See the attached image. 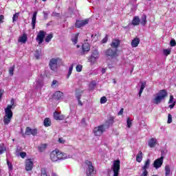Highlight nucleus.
<instances>
[{
    "label": "nucleus",
    "mask_w": 176,
    "mask_h": 176,
    "mask_svg": "<svg viewBox=\"0 0 176 176\" xmlns=\"http://www.w3.org/2000/svg\"><path fill=\"white\" fill-rule=\"evenodd\" d=\"M140 45V38H135L131 41L132 47H137Z\"/></svg>",
    "instance_id": "bb28decb"
},
{
    "label": "nucleus",
    "mask_w": 176,
    "mask_h": 176,
    "mask_svg": "<svg viewBox=\"0 0 176 176\" xmlns=\"http://www.w3.org/2000/svg\"><path fill=\"white\" fill-rule=\"evenodd\" d=\"M173 122V116H171V114H168V123H172Z\"/></svg>",
    "instance_id": "de8ad7c7"
},
{
    "label": "nucleus",
    "mask_w": 176,
    "mask_h": 176,
    "mask_svg": "<svg viewBox=\"0 0 176 176\" xmlns=\"http://www.w3.org/2000/svg\"><path fill=\"white\" fill-rule=\"evenodd\" d=\"M50 14V12H49V11H43V12L44 20H47V19H49Z\"/></svg>",
    "instance_id": "58836bf2"
},
{
    "label": "nucleus",
    "mask_w": 176,
    "mask_h": 176,
    "mask_svg": "<svg viewBox=\"0 0 176 176\" xmlns=\"http://www.w3.org/2000/svg\"><path fill=\"white\" fill-rule=\"evenodd\" d=\"M58 141L60 144H64V142H65V140H64L63 138H60Z\"/></svg>",
    "instance_id": "13d9d810"
},
{
    "label": "nucleus",
    "mask_w": 176,
    "mask_h": 176,
    "mask_svg": "<svg viewBox=\"0 0 176 176\" xmlns=\"http://www.w3.org/2000/svg\"><path fill=\"white\" fill-rule=\"evenodd\" d=\"M170 45L172 47H174V46H176V42L175 40L173 39L170 42Z\"/></svg>",
    "instance_id": "603ef678"
},
{
    "label": "nucleus",
    "mask_w": 176,
    "mask_h": 176,
    "mask_svg": "<svg viewBox=\"0 0 176 176\" xmlns=\"http://www.w3.org/2000/svg\"><path fill=\"white\" fill-rule=\"evenodd\" d=\"M167 96H168V94L166 89L160 90L155 95V98L153 99V104L159 105V104L162 103V101H164L166 100V97H167Z\"/></svg>",
    "instance_id": "f257e3e1"
},
{
    "label": "nucleus",
    "mask_w": 176,
    "mask_h": 176,
    "mask_svg": "<svg viewBox=\"0 0 176 176\" xmlns=\"http://www.w3.org/2000/svg\"><path fill=\"white\" fill-rule=\"evenodd\" d=\"M174 107H175V102H174L173 104H170V105L169 106V107H170V109L174 108Z\"/></svg>",
    "instance_id": "338daca9"
},
{
    "label": "nucleus",
    "mask_w": 176,
    "mask_h": 176,
    "mask_svg": "<svg viewBox=\"0 0 176 176\" xmlns=\"http://www.w3.org/2000/svg\"><path fill=\"white\" fill-rule=\"evenodd\" d=\"M163 160H164V157L163 156L155 160L153 162V167L156 168V170H157V168H160V167L163 166Z\"/></svg>",
    "instance_id": "6e6552de"
},
{
    "label": "nucleus",
    "mask_w": 176,
    "mask_h": 176,
    "mask_svg": "<svg viewBox=\"0 0 176 176\" xmlns=\"http://www.w3.org/2000/svg\"><path fill=\"white\" fill-rule=\"evenodd\" d=\"M145 86H146V82L144 81L141 82V87L138 94L139 97H141V95L142 94V91H144V89H145Z\"/></svg>",
    "instance_id": "c756f323"
},
{
    "label": "nucleus",
    "mask_w": 176,
    "mask_h": 176,
    "mask_svg": "<svg viewBox=\"0 0 176 176\" xmlns=\"http://www.w3.org/2000/svg\"><path fill=\"white\" fill-rule=\"evenodd\" d=\"M46 148H47V144H41L38 146V151L39 152H45V151H46Z\"/></svg>",
    "instance_id": "473e14b6"
},
{
    "label": "nucleus",
    "mask_w": 176,
    "mask_h": 176,
    "mask_svg": "<svg viewBox=\"0 0 176 176\" xmlns=\"http://www.w3.org/2000/svg\"><path fill=\"white\" fill-rule=\"evenodd\" d=\"M96 81H92L90 84H89V87L90 89H91V90H93V89H94V87H96Z\"/></svg>",
    "instance_id": "49530a36"
},
{
    "label": "nucleus",
    "mask_w": 176,
    "mask_h": 176,
    "mask_svg": "<svg viewBox=\"0 0 176 176\" xmlns=\"http://www.w3.org/2000/svg\"><path fill=\"white\" fill-rule=\"evenodd\" d=\"M34 56L37 60L39 58V57H41V52H39V50L36 51Z\"/></svg>",
    "instance_id": "09e8293b"
},
{
    "label": "nucleus",
    "mask_w": 176,
    "mask_h": 176,
    "mask_svg": "<svg viewBox=\"0 0 176 176\" xmlns=\"http://www.w3.org/2000/svg\"><path fill=\"white\" fill-rule=\"evenodd\" d=\"M52 38L53 34H50L45 37V42H47V43H49V42H50V41H52Z\"/></svg>",
    "instance_id": "4c0bfd02"
},
{
    "label": "nucleus",
    "mask_w": 176,
    "mask_h": 176,
    "mask_svg": "<svg viewBox=\"0 0 176 176\" xmlns=\"http://www.w3.org/2000/svg\"><path fill=\"white\" fill-rule=\"evenodd\" d=\"M6 151V147L3 144H0V155H2Z\"/></svg>",
    "instance_id": "ea45409f"
},
{
    "label": "nucleus",
    "mask_w": 176,
    "mask_h": 176,
    "mask_svg": "<svg viewBox=\"0 0 176 176\" xmlns=\"http://www.w3.org/2000/svg\"><path fill=\"white\" fill-rule=\"evenodd\" d=\"M173 101H174V96H170V99L168 101V104H173Z\"/></svg>",
    "instance_id": "6e6d98bb"
},
{
    "label": "nucleus",
    "mask_w": 176,
    "mask_h": 176,
    "mask_svg": "<svg viewBox=\"0 0 176 176\" xmlns=\"http://www.w3.org/2000/svg\"><path fill=\"white\" fill-rule=\"evenodd\" d=\"M38 14V11H35L33 13V16L32 17V30H35V24H36V16Z\"/></svg>",
    "instance_id": "6ab92c4d"
},
{
    "label": "nucleus",
    "mask_w": 176,
    "mask_h": 176,
    "mask_svg": "<svg viewBox=\"0 0 176 176\" xmlns=\"http://www.w3.org/2000/svg\"><path fill=\"white\" fill-rule=\"evenodd\" d=\"M10 107V111L14 109V99H12L10 101V104H8L6 108Z\"/></svg>",
    "instance_id": "c9c22d12"
},
{
    "label": "nucleus",
    "mask_w": 176,
    "mask_h": 176,
    "mask_svg": "<svg viewBox=\"0 0 176 176\" xmlns=\"http://www.w3.org/2000/svg\"><path fill=\"white\" fill-rule=\"evenodd\" d=\"M112 170L113 171V176H119V171H120V161L116 160L114 161L112 166Z\"/></svg>",
    "instance_id": "39448f33"
},
{
    "label": "nucleus",
    "mask_w": 176,
    "mask_h": 176,
    "mask_svg": "<svg viewBox=\"0 0 176 176\" xmlns=\"http://www.w3.org/2000/svg\"><path fill=\"white\" fill-rule=\"evenodd\" d=\"M126 123H127V127L130 129V127H131V120H130L129 118H127Z\"/></svg>",
    "instance_id": "8fccbe9b"
},
{
    "label": "nucleus",
    "mask_w": 176,
    "mask_h": 176,
    "mask_svg": "<svg viewBox=\"0 0 176 176\" xmlns=\"http://www.w3.org/2000/svg\"><path fill=\"white\" fill-rule=\"evenodd\" d=\"M3 19H4L3 15H0V24L3 23Z\"/></svg>",
    "instance_id": "052dcab7"
},
{
    "label": "nucleus",
    "mask_w": 176,
    "mask_h": 176,
    "mask_svg": "<svg viewBox=\"0 0 176 176\" xmlns=\"http://www.w3.org/2000/svg\"><path fill=\"white\" fill-rule=\"evenodd\" d=\"M50 160H52V162H58L57 150L52 151V153H50Z\"/></svg>",
    "instance_id": "f3484780"
},
{
    "label": "nucleus",
    "mask_w": 176,
    "mask_h": 176,
    "mask_svg": "<svg viewBox=\"0 0 176 176\" xmlns=\"http://www.w3.org/2000/svg\"><path fill=\"white\" fill-rule=\"evenodd\" d=\"M14 72V65H13L12 67H10L9 69V74L10 75V76H13Z\"/></svg>",
    "instance_id": "79ce46f5"
},
{
    "label": "nucleus",
    "mask_w": 176,
    "mask_h": 176,
    "mask_svg": "<svg viewBox=\"0 0 176 176\" xmlns=\"http://www.w3.org/2000/svg\"><path fill=\"white\" fill-rule=\"evenodd\" d=\"M108 41V37H104L102 40V42L103 43H107V42Z\"/></svg>",
    "instance_id": "bf43d9fd"
},
{
    "label": "nucleus",
    "mask_w": 176,
    "mask_h": 176,
    "mask_svg": "<svg viewBox=\"0 0 176 176\" xmlns=\"http://www.w3.org/2000/svg\"><path fill=\"white\" fill-rule=\"evenodd\" d=\"M63 96H64V94L60 91H58L54 94V98H55V100H61Z\"/></svg>",
    "instance_id": "5701e85b"
},
{
    "label": "nucleus",
    "mask_w": 176,
    "mask_h": 176,
    "mask_svg": "<svg viewBox=\"0 0 176 176\" xmlns=\"http://www.w3.org/2000/svg\"><path fill=\"white\" fill-rule=\"evenodd\" d=\"M3 96V90L0 89V102L2 101V96Z\"/></svg>",
    "instance_id": "4d7b16f0"
},
{
    "label": "nucleus",
    "mask_w": 176,
    "mask_h": 176,
    "mask_svg": "<svg viewBox=\"0 0 176 176\" xmlns=\"http://www.w3.org/2000/svg\"><path fill=\"white\" fill-rule=\"evenodd\" d=\"M34 168V162L31 159L25 160V170L26 171H31Z\"/></svg>",
    "instance_id": "f8f14e48"
},
{
    "label": "nucleus",
    "mask_w": 176,
    "mask_h": 176,
    "mask_svg": "<svg viewBox=\"0 0 176 176\" xmlns=\"http://www.w3.org/2000/svg\"><path fill=\"white\" fill-rule=\"evenodd\" d=\"M171 54V50L166 49L164 50V56H168V54Z\"/></svg>",
    "instance_id": "37998d69"
},
{
    "label": "nucleus",
    "mask_w": 176,
    "mask_h": 176,
    "mask_svg": "<svg viewBox=\"0 0 176 176\" xmlns=\"http://www.w3.org/2000/svg\"><path fill=\"white\" fill-rule=\"evenodd\" d=\"M78 38H79V33H77L72 36V41L74 45H76L78 43Z\"/></svg>",
    "instance_id": "7c9ffc66"
},
{
    "label": "nucleus",
    "mask_w": 176,
    "mask_h": 176,
    "mask_svg": "<svg viewBox=\"0 0 176 176\" xmlns=\"http://www.w3.org/2000/svg\"><path fill=\"white\" fill-rule=\"evenodd\" d=\"M143 172L140 176H148V170L146 169H142Z\"/></svg>",
    "instance_id": "3c124183"
},
{
    "label": "nucleus",
    "mask_w": 176,
    "mask_h": 176,
    "mask_svg": "<svg viewBox=\"0 0 176 176\" xmlns=\"http://www.w3.org/2000/svg\"><path fill=\"white\" fill-rule=\"evenodd\" d=\"M85 167L87 168L86 175L87 176H94L96 175V170L93 166V163L89 160L85 161Z\"/></svg>",
    "instance_id": "f03ea898"
},
{
    "label": "nucleus",
    "mask_w": 176,
    "mask_h": 176,
    "mask_svg": "<svg viewBox=\"0 0 176 176\" xmlns=\"http://www.w3.org/2000/svg\"><path fill=\"white\" fill-rule=\"evenodd\" d=\"M36 89H41L42 86H43V77L40 76L36 80V83L34 84Z\"/></svg>",
    "instance_id": "2eb2a0df"
},
{
    "label": "nucleus",
    "mask_w": 176,
    "mask_h": 176,
    "mask_svg": "<svg viewBox=\"0 0 176 176\" xmlns=\"http://www.w3.org/2000/svg\"><path fill=\"white\" fill-rule=\"evenodd\" d=\"M25 134L26 135H36L38 134V130L36 129H31L30 126H28L25 129Z\"/></svg>",
    "instance_id": "ddd939ff"
},
{
    "label": "nucleus",
    "mask_w": 176,
    "mask_h": 176,
    "mask_svg": "<svg viewBox=\"0 0 176 176\" xmlns=\"http://www.w3.org/2000/svg\"><path fill=\"white\" fill-rule=\"evenodd\" d=\"M170 173H171V169L170 168L169 165L165 166V175L170 176Z\"/></svg>",
    "instance_id": "72a5a7b5"
},
{
    "label": "nucleus",
    "mask_w": 176,
    "mask_h": 176,
    "mask_svg": "<svg viewBox=\"0 0 176 176\" xmlns=\"http://www.w3.org/2000/svg\"><path fill=\"white\" fill-rule=\"evenodd\" d=\"M136 161L138 163H141V162H142V151H139V153L136 155Z\"/></svg>",
    "instance_id": "2f4dec72"
},
{
    "label": "nucleus",
    "mask_w": 176,
    "mask_h": 176,
    "mask_svg": "<svg viewBox=\"0 0 176 176\" xmlns=\"http://www.w3.org/2000/svg\"><path fill=\"white\" fill-rule=\"evenodd\" d=\"M82 49V52H81V55L85 54V52H90V44L87 43H83Z\"/></svg>",
    "instance_id": "aec40b11"
},
{
    "label": "nucleus",
    "mask_w": 176,
    "mask_h": 176,
    "mask_svg": "<svg viewBox=\"0 0 176 176\" xmlns=\"http://www.w3.org/2000/svg\"><path fill=\"white\" fill-rule=\"evenodd\" d=\"M19 155L22 159H25V156H27V153L25 152H21Z\"/></svg>",
    "instance_id": "864d4df0"
},
{
    "label": "nucleus",
    "mask_w": 176,
    "mask_h": 176,
    "mask_svg": "<svg viewBox=\"0 0 176 176\" xmlns=\"http://www.w3.org/2000/svg\"><path fill=\"white\" fill-rule=\"evenodd\" d=\"M45 36H46V33L43 30H41L36 37V41L38 42V45H42Z\"/></svg>",
    "instance_id": "1a4fd4ad"
},
{
    "label": "nucleus",
    "mask_w": 176,
    "mask_h": 176,
    "mask_svg": "<svg viewBox=\"0 0 176 176\" xmlns=\"http://www.w3.org/2000/svg\"><path fill=\"white\" fill-rule=\"evenodd\" d=\"M54 119H55V120H64L65 117L63 115L60 114L58 112L55 111L54 113Z\"/></svg>",
    "instance_id": "a211bd4d"
},
{
    "label": "nucleus",
    "mask_w": 176,
    "mask_h": 176,
    "mask_svg": "<svg viewBox=\"0 0 176 176\" xmlns=\"http://www.w3.org/2000/svg\"><path fill=\"white\" fill-rule=\"evenodd\" d=\"M57 82L58 81L56 80H54L52 83V87H53L54 86V85H56L57 83Z\"/></svg>",
    "instance_id": "680f3d73"
},
{
    "label": "nucleus",
    "mask_w": 176,
    "mask_h": 176,
    "mask_svg": "<svg viewBox=\"0 0 176 176\" xmlns=\"http://www.w3.org/2000/svg\"><path fill=\"white\" fill-rule=\"evenodd\" d=\"M120 45V41L118 39H114L111 44V47H113V49H118Z\"/></svg>",
    "instance_id": "4be33fe9"
},
{
    "label": "nucleus",
    "mask_w": 176,
    "mask_h": 176,
    "mask_svg": "<svg viewBox=\"0 0 176 176\" xmlns=\"http://www.w3.org/2000/svg\"><path fill=\"white\" fill-rule=\"evenodd\" d=\"M105 131H107V129L102 124L97 127H95L94 129L93 133L96 137H100V135H102V134H104Z\"/></svg>",
    "instance_id": "20e7f679"
},
{
    "label": "nucleus",
    "mask_w": 176,
    "mask_h": 176,
    "mask_svg": "<svg viewBox=\"0 0 176 176\" xmlns=\"http://www.w3.org/2000/svg\"><path fill=\"white\" fill-rule=\"evenodd\" d=\"M78 105H83V104L82 103V101H80V99L78 100Z\"/></svg>",
    "instance_id": "774afa93"
},
{
    "label": "nucleus",
    "mask_w": 176,
    "mask_h": 176,
    "mask_svg": "<svg viewBox=\"0 0 176 176\" xmlns=\"http://www.w3.org/2000/svg\"><path fill=\"white\" fill-rule=\"evenodd\" d=\"M151 166V160L148 159L145 162L144 165L142 167V170H148Z\"/></svg>",
    "instance_id": "c85d7f7f"
},
{
    "label": "nucleus",
    "mask_w": 176,
    "mask_h": 176,
    "mask_svg": "<svg viewBox=\"0 0 176 176\" xmlns=\"http://www.w3.org/2000/svg\"><path fill=\"white\" fill-rule=\"evenodd\" d=\"M156 144H157V140L155 138H152L148 140V146L150 148H155Z\"/></svg>",
    "instance_id": "412c9836"
},
{
    "label": "nucleus",
    "mask_w": 176,
    "mask_h": 176,
    "mask_svg": "<svg viewBox=\"0 0 176 176\" xmlns=\"http://www.w3.org/2000/svg\"><path fill=\"white\" fill-rule=\"evenodd\" d=\"M57 153H58V160H65V159H71V157H72V156L71 155H67V154L60 152L58 151V150H57Z\"/></svg>",
    "instance_id": "4468645a"
},
{
    "label": "nucleus",
    "mask_w": 176,
    "mask_h": 176,
    "mask_svg": "<svg viewBox=\"0 0 176 176\" xmlns=\"http://www.w3.org/2000/svg\"><path fill=\"white\" fill-rule=\"evenodd\" d=\"M19 12H16L12 17V21L13 23H14V21H17V19H19Z\"/></svg>",
    "instance_id": "a19ab883"
},
{
    "label": "nucleus",
    "mask_w": 176,
    "mask_h": 176,
    "mask_svg": "<svg viewBox=\"0 0 176 176\" xmlns=\"http://www.w3.org/2000/svg\"><path fill=\"white\" fill-rule=\"evenodd\" d=\"M7 164L8 166L9 170H12L13 169V166H12V163H10L9 160H7Z\"/></svg>",
    "instance_id": "5fc2aeb1"
},
{
    "label": "nucleus",
    "mask_w": 176,
    "mask_h": 176,
    "mask_svg": "<svg viewBox=\"0 0 176 176\" xmlns=\"http://www.w3.org/2000/svg\"><path fill=\"white\" fill-rule=\"evenodd\" d=\"M107 97L105 96H102L100 98V104H105V102H107Z\"/></svg>",
    "instance_id": "a18cd8bd"
},
{
    "label": "nucleus",
    "mask_w": 176,
    "mask_h": 176,
    "mask_svg": "<svg viewBox=\"0 0 176 176\" xmlns=\"http://www.w3.org/2000/svg\"><path fill=\"white\" fill-rule=\"evenodd\" d=\"M140 23L141 24V25H142L143 27H145V25H146V15L143 14L142 16L141 17V19H140Z\"/></svg>",
    "instance_id": "393cba45"
},
{
    "label": "nucleus",
    "mask_w": 176,
    "mask_h": 176,
    "mask_svg": "<svg viewBox=\"0 0 176 176\" xmlns=\"http://www.w3.org/2000/svg\"><path fill=\"white\" fill-rule=\"evenodd\" d=\"M123 109H121L120 111L118 112V115H123Z\"/></svg>",
    "instance_id": "69168bd1"
},
{
    "label": "nucleus",
    "mask_w": 176,
    "mask_h": 176,
    "mask_svg": "<svg viewBox=\"0 0 176 176\" xmlns=\"http://www.w3.org/2000/svg\"><path fill=\"white\" fill-rule=\"evenodd\" d=\"M140 16H135L133 17V20H132V25H140Z\"/></svg>",
    "instance_id": "b1692460"
},
{
    "label": "nucleus",
    "mask_w": 176,
    "mask_h": 176,
    "mask_svg": "<svg viewBox=\"0 0 176 176\" xmlns=\"http://www.w3.org/2000/svg\"><path fill=\"white\" fill-rule=\"evenodd\" d=\"M105 72H107V68H102V74H105Z\"/></svg>",
    "instance_id": "0e129e2a"
},
{
    "label": "nucleus",
    "mask_w": 176,
    "mask_h": 176,
    "mask_svg": "<svg viewBox=\"0 0 176 176\" xmlns=\"http://www.w3.org/2000/svg\"><path fill=\"white\" fill-rule=\"evenodd\" d=\"M5 113L6 114L3 118V122L5 126H8L13 118V112L10 111V107H8L5 109Z\"/></svg>",
    "instance_id": "7ed1b4c3"
},
{
    "label": "nucleus",
    "mask_w": 176,
    "mask_h": 176,
    "mask_svg": "<svg viewBox=\"0 0 176 176\" xmlns=\"http://www.w3.org/2000/svg\"><path fill=\"white\" fill-rule=\"evenodd\" d=\"M73 69H74V65H71L70 67H69L68 74L67 75V79L69 78V76H71Z\"/></svg>",
    "instance_id": "f704fd0d"
},
{
    "label": "nucleus",
    "mask_w": 176,
    "mask_h": 176,
    "mask_svg": "<svg viewBox=\"0 0 176 176\" xmlns=\"http://www.w3.org/2000/svg\"><path fill=\"white\" fill-rule=\"evenodd\" d=\"M82 124H86V120L85 118H82L81 120Z\"/></svg>",
    "instance_id": "e2e57ef3"
},
{
    "label": "nucleus",
    "mask_w": 176,
    "mask_h": 176,
    "mask_svg": "<svg viewBox=\"0 0 176 176\" xmlns=\"http://www.w3.org/2000/svg\"><path fill=\"white\" fill-rule=\"evenodd\" d=\"M100 57V54H98V51L97 50H95L93 51L91 56L89 58V63H91L92 64H94L96 63L97 58Z\"/></svg>",
    "instance_id": "0eeeda50"
},
{
    "label": "nucleus",
    "mask_w": 176,
    "mask_h": 176,
    "mask_svg": "<svg viewBox=\"0 0 176 176\" xmlns=\"http://www.w3.org/2000/svg\"><path fill=\"white\" fill-rule=\"evenodd\" d=\"M82 68H83V67L81 65H78L76 67V69L77 72H82Z\"/></svg>",
    "instance_id": "c03bdc74"
},
{
    "label": "nucleus",
    "mask_w": 176,
    "mask_h": 176,
    "mask_svg": "<svg viewBox=\"0 0 176 176\" xmlns=\"http://www.w3.org/2000/svg\"><path fill=\"white\" fill-rule=\"evenodd\" d=\"M87 24H89V19L85 20H77L76 21L75 25L77 28H82V27H85Z\"/></svg>",
    "instance_id": "9b49d317"
},
{
    "label": "nucleus",
    "mask_w": 176,
    "mask_h": 176,
    "mask_svg": "<svg viewBox=\"0 0 176 176\" xmlns=\"http://www.w3.org/2000/svg\"><path fill=\"white\" fill-rule=\"evenodd\" d=\"M82 94H83V90L82 89H76V98H77V100H80V97H82Z\"/></svg>",
    "instance_id": "a878e982"
},
{
    "label": "nucleus",
    "mask_w": 176,
    "mask_h": 176,
    "mask_svg": "<svg viewBox=\"0 0 176 176\" xmlns=\"http://www.w3.org/2000/svg\"><path fill=\"white\" fill-rule=\"evenodd\" d=\"M44 126H45V127H49V126H50V124H52V122L50 121V120L49 118H45L44 120Z\"/></svg>",
    "instance_id": "e433bc0d"
},
{
    "label": "nucleus",
    "mask_w": 176,
    "mask_h": 176,
    "mask_svg": "<svg viewBox=\"0 0 176 176\" xmlns=\"http://www.w3.org/2000/svg\"><path fill=\"white\" fill-rule=\"evenodd\" d=\"M113 117H110L109 120L105 122L104 124H102V126L105 128L106 130H108V129H109V127L113 124Z\"/></svg>",
    "instance_id": "dca6fc26"
},
{
    "label": "nucleus",
    "mask_w": 176,
    "mask_h": 176,
    "mask_svg": "<svg viewBox=\"0 0 176 176\" xmlns=\"http://www.w3.org/2000/svg\"><path fill=\"white\" fill-rule=\"evenodd\" d=\"M107 56L109 57H116L118 55V49L116 48H109L106 51Z\"/></svg>",
    "instance_id": "9d476101"
},
{
    "label": "nucleus",
    "mask_w": 176,
    "mask_h": 176,
    "mask_svg": "<svg viewBox=\"0 0 176 176\" xmlns=\"http://www.w3.org/2000/svg\"><path fill=\"white\" fill-rule=\"evenodd\" d=\"M49 67L52 71H56L58 67V58H52L49 63Z\"/></svg>",
    "instance_id": "423d86ee"
},
{
    "label": "nucleus",
    "mask_w": 176,
    "mask_h": 176,
    "mask_svg": "<svg viewBox=\"0 0 176 176\" xmlns=\"http://www.w3.org/2000/svg\"><path fill=\"white\" fill-rule=\"evenodd\" d=\"M18 42L20 43H25L27 42V34H23L18 39Z\"/></svg>",
    "instance_id": "cd10ccee"
}]
</instances>
